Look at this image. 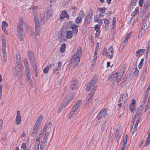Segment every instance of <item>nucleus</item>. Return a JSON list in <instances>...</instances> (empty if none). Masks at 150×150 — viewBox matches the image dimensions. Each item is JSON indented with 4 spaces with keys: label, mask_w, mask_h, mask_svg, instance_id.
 I'll return each instance as SVG.
<instances>
[{
    "label": "nucleus",
    "mask_w": 150,
    "mask_h": 150,
    "mask_svg": "<svg viewBox=\"0 0 150 150\" xmlns=\"http://www.w3.org/2000/svg\"><path fill=\"white\" fill-rule=\"evenodd\" d=\"M96 89V86L92 90L88 96L86 98V102L85 103V106L86 107H88L90 105L91 102V99L93 97L95 91Z\"/></svg>",
    "instance_id": "obj_9"
},
{
    "label": "nucleus",
    "mask_w": 150,
    "mask_h": 150,
    "mask_svg": "<svg viewBox=\"0 0 150 150\" xmlns=\"http://www.w3.org/2000/svg\"><path fill=\"white\" fill-rule=\"evenodd\" d=\"M150 142V138L147 137L146 138L145 145L146 146H147L149 144Z\"/></svg>",
    "instance_id": "obj_42"
},
{
    "label": "nucleus",
    "mask_w": 150,
    "mask_h": 150,
    "mask_svg": "<svg viewBox=\"0 0 150 150\" xmlns=\"http://www.w3.org/2000/svg\"><path fill=\"white\" fill-rule=\"evenodd\" d=\"M85 16V14L84 13L83 11L82 10H80L78 16L83 18Z\"/></svg>",
    "instance_id": "obj_39"
},
{
    "label": "nucleus",
    "mask_w": 150,
    "mask_h": 150,
    "mask_svg": "<svg viewBox=\"0 0 150 150\" xmlns=\"http://www.w3.org/2000/svg\"><path fill=\"white\" fill-rule=\"evenodd\" d=\"M120 131L121 128L120 127L118 128L117 129L115 139V140L117 141L118 140L119 137H120L121 136V134H120Z\"/></svg>",
    "instance_id": "obj_25"
},
{
    "label": "nucleus",
    "mask_w": 150,
    "mask_h": 150,
    "mask_svg": "<svg viewBox=\"0 0 150 150\" xmlns=\"http://www.w3.org/2000/svg\"><path fill=\"white\" fill-rule=\"evenodd\" d=\"M24 64L25 68H26V67H27V68L29 67L28 65L27 60L26 59H24Z\"/></svg>",
    "instance_id": "obj_43"
},
{
    "label": "nucleus",
    "mask_w": 150,
    "mask_h": 150,
    "mask_svg": "<svg viewBox=\"0 0 150 150\" xmlns=\"http://www.w3.org/2000/svg\"><path fill=\"white\" fill-rule=\"evenodd\" d=\"M78 86V81L75 79H72L71 88L72 90H75L77 89Z\"/></svg>",
    "instance_id": "obj_20"
},
{
    "label": "nucleus",
    "mask_w": 150,
    "mask_h": 150,
    "mask_svg": "<svg viewBox=\"0 0 150 150\" xmlns=\"http://www.w3.org/2000/svg\"><path fill=\"white\" fill-rule=\"evenodd\" d=\"M6 45L2 46V50L3 54H6Z\"/></svg>",
    "instance_id": "obj_41"
},
{
    "label": "nucleus",
    "mask_w": 150,
    "mask_h": 150,
    "mask_svg": "<svg viewBox=\"0 0 150 150\" xmlns=\"http://www.w3.org/2000/svg\"><path fill=\"white\" fill-rule=\"evenodd\" d=\"M148 95H147L146 94H144L143 98L142 100V101L140 105V106L142 107H144V105L146 103V101L147 100V98Z\"/></svg>",
    "instance_id": "obj_27"
},
{
    "label": "nucleus",
    "mask_w": 150,
    "mask_h": 150,
    "mask_svg": "<svg viewBox=\"0 0 150 150\" xmlns=\"http://www.w3.org/2000/svg\"><path fill=\"white\" fill-rule=\"evenodd\" d=\"M27 30L30 35H31L32 34H33V32H32L31 28L28 27Z\"/></svg>",
    "instance_id": "obj_44"
},
{
    "label": "nucleus",
    "mask_w": 150,
    "mask_h": 150,
    "mask_svg": "<svg viewBox=\"0 0 150 150\" xmlns=\"http://www.w3.org/2000/svg\"><path fill=\"white\" fill-rule=\"evenodd\" d=\"M54 66V64H50L48 65L47 66H46L49 69H50L52 68Z\"/></svg>",
    "instance_id": "obj_60"
},
{
    "label": "nucleus",
    "mask_w": 150,
    "mask_h": 150,
    "mask_svg": "<svg viewBox=\"0 0 150 150\" xmlns=\"http://www.w3.org/2000/svg\"><path fill=\"white\" fill-rule=\"evenodd\" d=\"M41 137L42 136L40 135H38L37 136L36 139V142L34 146L33 150H42L43 147V143L42 142V141L40 142Z\"/></svg>",
    "instance_id": "obj_7"
},
{
    "label": "nucleus",
    "mask_w": 150,
    "mask_h": 150,
    "mask_svg": "<svg viewBox=\"0 0 150 150\" xmlns=\"http://www.w3.org/2000/svg\"><path fill=\"white\" fill-rule=\"evenodd\" d=\"M21 148L24 150H26L27 149V147L26 146V144L25 143H23L22 144Z\"/></svg>",
    "instance_id": "obj_51"
},
{
    "label": "nucleus",
    "mask_w": 150,
    "mask_h": 150,
    "mask_svg": "<svg viewBox=\"0 0 150 150\" xmlns=\"http://www.w3.org/2000/svg\"><path fill=\"white\" fill-rule=\"evenodd\" d=\"M70 27L72 29L73 31V33L74 35H76L78 32V26L76 24L74 23L73 22H70Z\"/></svg>",
    "instance_id": "obj_14"
},
{
    "label": "nucleus",
    "mask_w": 150,
    "mask_h": 150,
    "mask_svg": "<svg viewBox=\"0 0 150 150\" xmlns=\"http://www.w3.org/2000/svg\"><path fill=\"white\" fill-rule=\"evenodd\" d=\"M49 70L47 67H46L43 69V72L44 73L47 74L48 73Z\"/></svg>",
    "instance_id": "obj_56"
},
{
    "label": "nucleus",
    "mask_w": 150,
    "mask_h": 150,
    "mask_svg": "<svg viewBox=\"0 0 150 150\" xmlns=\"http://www.w3.org/2000/svg\"><path fill=\"white\" fill-rule=\"evenodd\" d=\"M2 30L5 34L7 35L8 34V33L6 28H2Z\"/></svg>",
    "instance_id": "obj_57"
},
{
    "label": "nucleus",
    "mask_w": 150,
    "mask_h": 150,
    "mask_svg": "<svg viewBox=\"0 0 150 150\" xmlns=\"http://www.w3.org/2000/svg\"><path fill=\"white\" fill-rule=\"evenodd\" d=\"M144 3V0H139V4L140 7H142Z\"/></svg>",
    "instance_id": "obj_55"
},
{
    "label": "nucleus",
    "mask_w": 150,
    "mask_h": 150,
    "mask_svg": "<svg viewBox=\"0 0 150 150\" xmlns=\"http://www.w3.org/2000/svg\"><path fill=\"white\" fill-rule=\"evenodd\" d=\"M145 51L144 49H139L137 50L136 52V57H137L138 55L140 56L143 54V52Z\"/></svg>",
    "instance_id": "obj_30"
},
{
    "label": "nucleus",
    "mask_w": 150,
    "mask_h": 150,
    "mask_svg": "<svg viewBox=\"0 0 150 150\" xmlns=\"http://www.w3.org/2000/svg\"><path fill=\"white\" fill-rule=\"evenodd\" d=\"M149 5L150 3L149 2H147L144 3L143 7V11L144 12H146Z\"/></svg>",
    "instance_id": "obj_28"
},
{
    "label": "nucleus",
    "mask_w": 150,
    "mask_h": 150,
    "mask_svg": "<svg viewBox=\"0 0 150 150\" xmlns=\"http://www.w3.org/2000/svg\"><path fill=\"white\" fill-rule=\"evenodd\" d=\"M43 119V117L42 115H40L38 118L34 127V130L37 131Z\"/></svg>",
    "instance_id": "obj_12"
},
{
    "label": "nucleus",
    "mask_w": 150,
    "mask_h": 150,
    "mask_svg": "<svg viewBox=\"0 0 150 150\" xmlns=\"http://www.w3.org/2000/svg\"><path fill=\"white\" fill-rule=\"evenodd\" d=\"M74 33L71 31H67L65 34V37L67 39L71 38L73 36Z\"/></svg>",
    "instance_id": "obj_26"
},
{
    "label": "nucleus",
    "mask_w": 150,
    "mask_h": 150,
    "mask_svg": "<svg viewBox=\"0 0 150 150\" xmlns=\"http://www.w3.org/2000/svg\"><path fill=\"white\" fill-rule=\"evenodd\" d=\"M62 65V62H59L57 63V66L56 67L53 68V73L54 74L57 75L58 74L59 71Z\"/></svg>",
    "instance_id": "obj_16"
},
{
    "label": "nucleus",
    "mask_w": 150,
    "mask_h": 150,
    "mask_svg": "<svg viewBox=\"0 0 150 150\" xmlns=\"http://www.w3.org/2000/svg\"><path fill=\"white\" fill-rule=\"evenodd\" d=\"M124 72L121 71L109 76V79L112 81L116 82L118 84L121 81Z\"/></svg>",
    "instance_id": "obj_4"
},
{
    "label": "nucleus",
    "mask_w": 150,
    "mask_h": 150,
    "mask_svg": "<svg viewBox=\"0 0 150 150\" xmlns=\"http://www.w3.org/2000/svg\"><path fill=\"white\" fill-rule=\"evenodd\" d=\"M147 70L146 67H144V68L143 70V72L141 75V78L143 80L146 74V71Z\"/></svg>",
    "instance_id": "obj_31"
},
{
    "label": "nucleus",
    "mask_w": 150,
    "mask_h": 150,
    "mask_svg": "<svg viewBox=\"0 0 150 150\" xmlns=\"http://www.w3.org/2000/svg\"><path fill=\"white\" fill-rule=\"evenodd\" d=\"M143 61H144V59H142L141 60L140 62H139V64L138 65V68L139 69H140L142 68L141 65H142V63H143Z\"/></svg>",
    "instance_id": "obj_53"
},
{
    "label": "nucleus",
    "mask_w": 150,
    "mask_h": 150,
    "mask_svg": "<svg viewBox=\"0 0 150 150\" xmlns=\"http://www.w3.org/2000/svg\"><path fill=\"white\" fill-rule=\"evenodd\" d=\"M135 104L136 101L135 100L133 99L129 106V109L131 112H133L134 110L135 107Z\"/></svg>",
    "instance_id": "obj_19"
},
{
    "label": "nucleus",
    "mask_w": 150,
    "mask_h": 150,
    "mask_svg": "<svg viewBox=\"0 0 150 150\" xmlns=\"http://www.w3.org/2000/svg\"><path fill=\"white\" fill-rule=\"evenodd\" d=\"M53 10L52 9L47 10L42 14L40 18V21L41 23L44 24L47 21L51 16L53 13Z\"/></svg>",
    "instance_id": "obj_5"
},
{
    "label": "nucleus",
    "mask_w": 150,
    "mask_h": 150,
    "mask_svg": "<svg viewBox=\"0 0 150 150\" xmlns=\"http://www.w3.org/2000/svg\"><path fill=\"white\" fill-rule=\"evenodd\" d=\"M89 15H87L84 19V24L86 25H87L90 21V20L91 19L93 16V13L92 12L91 13H89Z\"/></svg>",
    "instance_id": "obj_18"
},
{
    "label": "nucleus",
    "mask_w": 150,
    "mask_h": 150,
    "mask_svg": "<svg viewBox=\"0 0 150 150\" xmlns=\"http://www.w3.org/2000/svg\"><path fill=\"white\" fill-rule=\"evenodd\" d=\"M49 134L48 132H47L46 133L45 135V136L44 137V139L43 140V143L44 144V145L45 143H46L47 142V138L48 137ZM43 147H44V145H43Z\"/></svg>",
    "instance_id": "obj_34"
},
{
    "label": "nucleus",
    "mask_w": 150,
    "mask_h": 150,
    "mask_svg": "<svg viewBox=\"0 0 150 150\" xmlns=\"http://www.w3.org/2000/svg\"><path fill=\"white\" fill-rule=\"evenodd\" d=\"M33 132H32V133L31 134V136L33 137L35 136L36 135V132L37 131H35L34 130V128H33Z\"/></svg>",
    "instance_id": "obj_64"
},
{
    "label": "nucleus",
    "mask_w": 150,
    "mask_h": 150,
    "mask_svg": "<svg viewBox=\"0 0 150 150\" xmlns=\"http://www.w3.org/2000/svg\"><path fill=\"white\" fill-rule=\"evenodd\" d=\"M107 114V110L106 109H103L100 110L97 115L98 123L100 122L101 119L105 117Z\"/></svg>",
    "instance_id": "obj_13"
},
{
    "label": "nucleus",
    "mask_w": 150,
    "mask_h": 150,
    "mask_svg": "<svg viewBox=\"0 0 150 150\" xmlns=\"http://www.w3.org/2000/svg\"><path fill=\"white\" fill-rule=\"evenodd\" d=\"M139 72V71L138 70L137 68L136 67L135 69V71L134 72V76H137L138 75V74Z\"/></svg>",
    "instance_id": "obj_54"
},
{
    "label": "nucleus",
    "mask_w": 150,
    "mask_h": 150,
    "mask_svg": "<svg viewBox=\"0 0 150 150\" xmlns=\"http://www.w3.org/2000/svg\"><path fill=\"white\" fill-rule=\"evenodd\" d=\"M102 20L104 21V23L105 25V26H106L108 25L109 24V21L108 19L104 18L102 19Z\"/></svg>",
    "instance_id": "obj_45"
},
{
    "label": "nucleus",
    "mask_w": 150,
    "mask_h": 150,
    "mask_svg": "<svg viewBox=\"0 0 150 150\" xmlns=\"http://www.w3.org/2000/svg\"><path fill=\"white\" fill-rule=\"evenodd\" d=\"M82 103V100H78L73 107V110L75 111L77 110Z\"/></svg>",
    "instance_id": "obj_23"
},
{
    "label": "nucleus",
    "mask_w": 150,
    "mask_h": 150,
    "mask_svg": "<svg viewBox=\"0 0 150 150\" xmlns=\"http://www.w3.org/2000/svg\"><path fill=\"white\" fill-rule=\"evenodd\" d=\"M146 28V25L145 23H143L142 26V29H145Z\"/></svg>",
    "instance_id": "obj_58"
},
{
    "label": "nucleus",
    "mask_w": 150,
    "mask_h": 150,
    "mask_svg": "<svg viewBox=\"0 0 150 150\" xmlns=\"http://www.w3.org/2000/svg\"><path fill=\"white\" fill-rule=\"evenodd\" d=\"M150 90V85H149L148 88H147L146 93L144 94H146L147 95H148L149 91Z\"/></svg>",
    "instance_id": "obj_59"
},
{
    "label": "nucleus",
    "mask_w": 150,
    "mask_h": 150,
    "mask_svg": "<svg viewBox=\"0 0 150 150\" xmlns=\"http://www.w3.org/2000/svg\"><path fill=\"white\" fill-rule=\"evenodd\" d=\"M150 107V102L148 101L146 104V106L145 109V112H146L147 110L149 109Z\"/></svg>",
    "instance_id": "obj_49"
},
{
    "label": "nucleus",
    "mask_w": 150,
    "mask_h": 150,
    "mask_svg": "<svg viewBox=\"0 0 150 150\" xmlns=\"http://www.w3.org/2000/svg\"><path fill=\"white\" fill-rule=\"evenodd\" d=\"M71 99H70L69 97H66L64 102L62 103L60 106L62 108L64 109L65 107L67 104L69 103L71 101Z\"/></svg>",
    "instance_id": "obj_17"
},
{
    "label": "nucleus",
    "mask_w": 150,
    "mask_h": 150,
    "mask_svg": "<svg viewBox=\"0 0 150 150\" xmlns=\"http://www.w3.org/2000/svg\"><path fill=\"white\" fill-rule=\"evenodd\" d=\"M113 49L112 46H110L108 49L107 51V49L106 48H104L102 51L101 53L102 55H105L109 59H112L113 56Z\"/></svg>",
    "instance_id": "obj_6"
},
{
    "label": "nucleus",
    "mask_w": 150,
    "mask_h": 150,
    "mask_svg": "<svg viewBox=\"0 0 150 150\" xmlns=\"http://www.w3.org/2000/svg\"><path fill=\"white\" fill-rule=\"evenodd\" d=\"M97 54H94L93 57V62L94 64L96 62V59L97 57Z\"/></svg>",
    "instance_id": "obj_52"
},
{
    "label": "nucleus",
    "mask_w": 150,
    "mask_h": 150,
    "mask_svg": "<svg viewBox=\"0 0 150 150\" xmlns=\"http://www.w3.org/2000/svg\"><path fill=\"white\" fill-rule=\"evenodd\" d=\"M100 25L99 24H97L95 25L94 29L96 31H100Z\"/></svg>",
    "instance_id": "obj_40"
},
{
    "label": "nucleus",
    "mask_w": 150,
    "mask_h": 150,
    "mask_svg": "<svg viewBox=\"0 0 150 150\" xmlns=\"http://www.w3.org/2000/svg\"><path fill=\"white\" fill-rule=\"evenodd\" d=\"M128 139V137L127 135H126L123 140V144H122L124 145H126L127 144V141Z\"/></svg>",
    "instance_id": "obj_36"
},
{
    "label": "nucleus",
    "mask_w": 150,
    "mask_h": 150,
    "mask_svg": "<svg viewBox=\"0 0 150 150\" xmlns=\"http://www.w3.org/2000/svg\"><path fill=\"white\" fill-rule=\"evenodd\" d=\"M2 96V88L1 86L0 85V100L1 99Z\"/></svg>",
    "instance_id": "obj_62"
},
{
    "label": "nucleus",
    "mask_w": 150,
    "mask_h": 150,
    "mask_svg": "<svg viewBox=\"0 0 150 150\" xmlns=\"http://www.w3.org/2000/svg\"><path fill=\"white\" fill-rule=\"evenodd\" d=\"M23 25H24L25 26H27V24L23 22L22 19H20L18 23L17 30L18 37L20 41L23 40L24 38V33L23 31Z\"/></svg>",
    "instance_id": "obj_3"
},
{
    "label": "nucleus",
    "mask_w": 150,
    "mask_h": 150,
    "mask_svg": "<svg viewBox=\"0 0 150 150\" xmlns=\"http://www.w3.org/2000/svg\"><path fill=\"white\" fill-rule=\"evenodd\" d=\"M82 50L80 47L77 49L76 51L73 54L70 62L72 64H74V68L77 67L79 64L80 58L81 57Z\"/></svg>",
    "instance_id": "obj_1"
},
{
    "label": "nucleus",
    "mask_w": 150,
    "mask_h": 150,
    "mask_svg": "<svg viewBox=\"0 0 150 150\" xmlns=\"http://www.w3.org/2000/svg\"><path fill=\"white\" fill-rule=\"evenodd\" d=\"M97 81V78L95 77H93L88 83L87 85L86 89L88 91H89L93 88L95 85Z\"/></svg>",
    "instance_id": "obj_11"
},
{
    "label": "nucleus",
    "mask_w": 150,
    "mask_h": 150,
    "mask_svg": "<svg viewBox=\"0 0 150 150\" xmlns=\"http://www.w3.org/2000/svg\"><path fill=\"white\" fill-rule=\"evenodd\" d=\"M15 121L16 124L20 125L22 121L21 116H16Z\"/></svg>",
    "instance_id": "obj_29"
},
{
    "label": "nucleus",
    "mask_w": 150,
    "mask_h": 150,
    "mask_svg": "<svg viewBox=\"0 0 150 150\" xmlns=\"http://www.w3.org/2000/svg\"><path fill=\"white\" fill-rule=\"evenodd\" d=\"M20 62V59H18L17 58L14 71L20 70V69H22V68L21 67V65L19 64Z\"/></svg>",
    "instance_id": "obj_22"
},
{
    "label": "nucleus",
    "mask_w": 150,
    "mask_h": 150,
    "mask_svg": "<svg viewBox=\"0 0 150 150\" xmlns=\"http://www.w3.org/2000/svg\"><path fill=\"white\" fill-rule=\"evenodd\" d=\"M82 18L78 16L76 19L75 23L77 24L81 23Z\"/></svg>",
    "instance_id": "obj_35"
},
{
    "label": "nucleus",
    "mask_w": 150,
    "mask_h": 150,
    "mask_svg": "<svg viewBox=\"0 0 150 150\" xmlns=\"http://www.w3.org/2000/svg\"><path fill=\"white\" fill-rule=\"evenodd\" d=\"M13 74L14 76L18 77V79L20 80L23 76L22 69H20V70L14 71Z\"/></svg>",
    "instance_id": "obj_15"
},
{
    "label": "nucleus",
    "mask_w": 150,
    "mask_h": 150,
    "mask_svg": "<svg viewBox=\"0 0 150 150\" xmlns=\"http://www.w3.org/2000/svg\"><path fill=\"white\" fill-rule=\"evenodd\" d=\"M64 18L68 19L69 18V16L67 12L66 11L64 10L62 12L60 18L61 20H63Z\"/></svg>",
    "instance_id": "obj_21"
},
{
    "label": "nucleus",
    "mask_w": 150,
    "mask_h": 150,
    "mask_svg": "<svg viewBox=\"0 0 150 150\" xmlns=\"http://www.w3.org/2000/svg\"><path fill=\"white\" fill-rule=\"evenodd\" d=\"M30 9H32L34 12L36 35H38L40 33V25L39 22L38 14L36 13L37 12V10H38V7L37 6H32Z\"/></svg>",
    "instance_id": "obj_2"
},
{
    "label": "nucleus",
    "mask_w": 150,
    "mask_h": 150,
    "mask_svg": "<svg viewBox=\"0 0 150 150\" xmlns=\"http://www.w3.org/2000/svg\"><path fill=\"white\" fill-rule=\"evenodd\" d=\"M25 72L26 77L27 78V81L31 87L33 86V83L32 81L31 76V74L29 70V67H26L25 68Z\"/></svg>",
    "instance_id": "obj_10"
},
{
    "label": "nucleus",
    "mask_w": 150,
    "mask_h": 150,
    "mask_svg": "<svg viewBox=\"0 0 150 150\" xmlns=\"http://www.w3.org/2000/svg\"><path fill=\"white\" fill-rule=\"evenodd\" d=\"M127 44V43L123 42H122L120 47V48L121 49V50H122L124 48V47Z\"/></svg>",
    "instance_id": "obj_47"
},
{
    "label": "nucleus",
    "mask_w": 150,
    "mask_h": 150,
    "mask_svg": "<svg viewBox=\"0 0 150 150\" xmlns=\"http://www.w3.org/2000/svg\"><path fill=\"white\" fill-rule=\"evenodd\" d=\"M139 13V10H138V8L137 7L135 9L134 11H133L131 14V16L132 17H134L135 15L138 14Z\"/></svg>",
    "instance_id": "obj_32"
},
{
    "label": "nucleus",
    "mask_w": 150,
    "mask_h": 150,
    "mask_svg": "<svg viewBox=\"0 0 150 150\" xmlns=\"http://www.w3.org/2000/svg\"><path fill=\"white\" fill-rule=\"evenodd\" d=\"M28 54L33 69L35 70V71L36 72L37 65L36 61L35 60V57L33 54L32 52L29 51H28Z\"/></svg>",
    "instance_id": "obj_8"
},
{
    "label": "nucleus",
    "mask_w": 150,
    "mask_h": 150,
    "mask_svg": "<svg viewBox=\"0 0 150 150\" xmlns=\"http://www.w3.org/2000/svg\"><path fill=\"white\" fill-rule=\"evenodd\" d=\"M49 126H50V123H48V124L45 125L42 129L41 130L40 132L38 135L42 136V135L44 132H46L48 128L49 127Z\"/></svg>",
    "instance_id": "obj_24"
},
{
    "label": "nucleus",
    "mask_w": 150,
    "mask_h": 150,
    "mask_svg": "<svg viewBox=\"0 0 150 150\" xmlns=\"http://www.w3.org/2000/svg\"><path fill=\"white\" fill-rule=\"evenodd\" d=\"M65 48V44L64 43H63L62 44L60 48V52L62 53L64 51Z\"/></svg>",
    "instance_id": "obj_33"
},
{
    "label": "nucleus",
    "mask_w": 150,
    "mask_h": 150,
    "mask_svg": "<svg viewBox=\"0 0 150 150\" xmlns=\"http://www.w3.org/2000/svg\"><path fill=\"white\" fill-rule=\"evenodd\" d=\"M6 56H7V54H3V60L4 62H5L6 61Z\"/></svg>",
    "instance_id": "obj_61"
},
{
    "label": "nucleus",
    "mask_w": 150,
    "mask_h": 150,
    "mask_svg": "<svg viewBox=\"0 0 150 150\" xmlns=\"http://www.w3.org/2000/svg\"><path fill=\"white\" fill-rule=\"evenodd\" d=\"M8 25V23L5 21H3L2 22L1 27L2 28H6Z\"/></svg>",
    "instance_id": "obj_37"
},
{
    "label": "nucleus",
    "mask_w": 150,
    "mask_h": 150,
    "mask_svg": "<svg viewBox=\"0 0 150 150\" xmlns=\"http://www.w3.org/2000/svg\"><path fill=\"white\" fill-rule=\"evenodd\" d=\"M63 108H62L60 106L59 107L58 109L57 112L59 113L61 112L63 110Z\"/></svg>",
    "instance_id": "obj_63"
},
{
    "label": "nucleus",
    "mask_w": 150,
    "mask_h": 150,
    "mask_svg": "<svg viewBox=\"0 0 150 150\" xmlns=\"http://www.w3.org/2000/svg\"><path fill=\"white\" fill-rule=\"evenodd\" d=\"M99 16L98 15H96L94 16V20L95 22H98L100 19H99Z\"/></svg>",
    "instance_id": "obj_50"
},
{
    "label": "nucleus",
    "mask_w": 150,
    "mask_h": 150,
    "mask_svg": "<svg viewBox=\"0 0 150 150\" xmlns=\"http://www.w3.org/2000/svg\"><path fill=\"white\" fill-rule=\"evenodd\" d=\"M75 112V111L73 110L71 112L69 115V119H71L74 115Z\"/></svg>",
    "instance_id": "obj_46"
},
{
    "label": "nucleus",
    "mask_w": 150,
    "mask_h": 150,
    "mask_svg": "<svg viewBox=\"0 0 150 150\" xmlns=\"http://www.w3.org/2000/svg\"><path fill=\"white\" fill-rule=\"evenodd\" d=\"M2 46L6 45V42L4 37L3 35L1 37Z\"/></svg>",
    "instance_id": "obj_38"
},
{
    "label": "nucleus",
    "mask_w": 150,
    "mask_h": 150,
    "mask_svg": "<svg viewBox=\"0 0 150 150\" xmlns=\"http://www.w3.org/2000/svg\"><path fill=\"white\" fill-rule=\"evenodd\" d=\"M106 10V8L105 7L100 8L99 10V11H100V13H104L105 12Z\"/></svg>",
    "instance_id": "obj_48"
}]
</instances>
